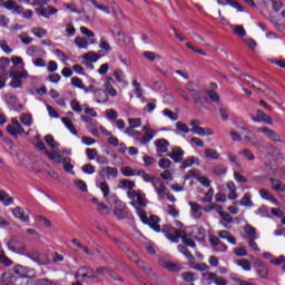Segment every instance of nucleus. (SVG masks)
<instances>
[{
	"mask_svg": "<svg viewBox=\"0 0 285 285\" xmlns=\"http://www.w3.org/2000/svg\"><path fill=\"white\" fill-rule=\"evenodd\" d=\"M176 129L178 130V132H185V134L191 132V129L188 128V125L181 121L176 122Z\"/></svg>",
	"mask_w": 285,
	"mask_h": 285,
	"instance_id": "obj_56",
	"label": "nucleus"
},
{
	"mask_svg": "<svg viewBox=\"0 0 285 285\" xmlns=\"http://www.w3.org/2000/svg\"><path fill=\"white\" fill-rule=\"evenodd\" d=\"M37 14H39V17H43L45 19H50V17H52V14H57L58 10L55 9L53 7H46V8H38L36 9Z\"/></svg>",
	"mask_w": 285,
	"mask_h": 285,
	"instance_id": "obj_16",
	"label": "nucleus"
},
{
	"mask_svg": "<svg viewBox=\"0 0 285 285\" xmlns=\"http://www.w3.org/2000/svg\"><path fill=\"white\" fill-rule=\"evenodd\" d=\"M7 246L11 253H17L18 255H28V248L20 240H10Z\"/></svg>",
	"mask_w": 285,
	"mask_h": 285,
	"instance_id": "obj_9",
	"label": "nucleus"
},
{
	"mask_svg": "<svg viewBox=\"0 0 285 285\" xmlns=\"http://www.w3.org/2000/svg\"><path fill=\"white\" fill-rule=\"evenodd\" d=\"M271 184H272V188L274 190H277V191H281V193H284L285 190V184L281 180H277L275 178H272L271 179Z\"/></svg>",
	"mask_w": 285,
	"mask_h": 285,
	"instance_id": "obj_40",
	"label": "nucleus"
},
{
	"mask_svg": "<svg viewBox=\"0 0 285 285\" xmlns=\"http://www.w3.org/2000/svg\"><path fill=\"white\" fill-rule=\"evenodd\" d=\"M129 128H141V118H129Z\"/></svg>",
	"mask_w": 285,
	"mask_h": 285,
	"instance_id": "obj_62",
	"label": "nucleus"
},
{
	"mask_svg": "<svg viewBox=\"0 0 285 285\" xmlns=\"http://www.w3.org/2000/svg\"><path fill=\"white\" fill-rule=\"evenodd\" d=\"M252 121L256 124H267L268 126H272L273 118L258 109L256 110V117H252Z\"/></svg>",
	"mask_w": 285,
	"mask_h": 285,
	"instance_id": "obj_12",
	"label": "nucleus"
},
{
	"mask_svg": "<svg viewBox=\"0 0 285 285\" xmlns=\"http://www.w3.org/2000/svg\"><path fill=\"white\" fill-rule=\"evenodd\" d=\"M61 121L63 126H66V128L69 130V132H71V135H75V137H79V132L75 128V124L72 122V120H70L68 117H63L61 118Z\"/></svg>",
	"mask_w": 285,
	"mask_h": 285,
	"instance_id": "obj_28",
	"label": "nucleus"
},
{
	"mask_svg": "<svg viewBox=\"0 0 285 285\" xmlns=\"http://www.w3.org/2000/svg\"><path fill=\"white\" fill-rule=\"evenodd\" d=\"M82 59H85V61H90L91 63H95L99 61V53L95 51H89L83 55Z\"/></svg>",
	"mask_w": 285,
	"mask_h": 285,
	"instance_id": "obj_39",
	"label": "nucleus"
},
{
	"mask_svg": "<svg viewBox=\"0 0 285 285\" xmlns=\"http://www.w3.org/2000/svg\"><path fill=\"white\" fill-rule=\"evenodd\" d=\"M213 197H215V189L209 188L208 191L203 197L202 202H204V204H210V202H213Z\"/></svg>",
	"mask_w": 285,
	"mask_h": 285,
	"instance_id": "obj_51",
	"label": "nucleus"
},
{
	"mask_svg": "<svg viewBox=\"0 0 285 285\" xmlns=\"http://www.w3.org/2000/svg\"><path fill=\"white\" fill-rule=\"evenodd\" d=\"M2 8L12 11L13 14H21L23 12V6L18 4L14 0L4 1Z\"/></svg>",
	"mask_w": 285,
	"mask_h": 285,
	"instance_id": "obj_11",
	"label": "nucleus"
},
{
	"mask_svg": "<svg viewBox=\"0 0 285 285\" xmlns=\"http://www.w3.org/2000/svg\"><path fill=\"white\" fill-rule=\"evenodd\" d=\"M242 157H245L248 161H255V155L252 153L250 149H243L238 153Z\"/></svg>",
	"mask_w": 285,
	"mask_h": 285,
	"instance_id": "obj_48",
	"label": "nucleus"
},
{
	"mask_svg": "<svg viewBox=\"0 0 285 285\" xmlns=\"http://www.w3.org/2000/svg\"><path fill=\"white\" fill-rule=\"evenodd\" d=\"M237 266H240L243 271H250V261L240 259L236 262Z\"/></svg>",
	"mask_w": 285,
	"mask_h": 285,
	"instance_id": "obj_63",
	"label": "nucleus"
},
{
	"mask_svg": "<svg viewBox=\"0 0 285 285\" xmlns=\"http://www.w3.org/2000/svg\"><path fill=\"white\" fill-rule=\"evenodd\" d=\"M258 193L262 199L271 202L272 204H274V206H279V202L277 200V198H275V196H273V194H271V191H268L267 189H261Z\"/></svg>",
	"mask_w": 285,
	"mask_h": 285,
	"instance_id": "obj_25",
	"label": "nucleus"
},
{
	"mask_svg": "<svg viewBox=\"0 0 285 285\" xmlns=\"http://www.w3.org/2000/svg\"><path fill=\"white\" fill-rule=\"evenodd\" d=\"M235 128L229 130V137L233 141H242V131L247 130L246 124L239 119L234 120Z\"/></svg>",
	"mask_w": 285,
	"mask_h": 285,
	"instance_id": "obj_7",
	"label": "nucleus"
},
{
	"mask_svg": "<svg viewBox=\"0 0 285 285\" xmlns=\"http://www.w3.org/2000/svg\"><path fill=\"white\" fill-rule=\"evenodd\" d=\"M32 35H35V37H37L38 39H43V37H46V35H48V30L43 29V28H33L31 30Z\"/></svg>",
	"mask_w": 285,
	"mask_h": 285,
	"instance_id": "obj_49",
	"label": "nucleus"
},
{
	"mask_svg": "<svg viewBox=\"0 0 285 285\" xmlns=\"http://www.w3.org/2000/svg\"><path fill=\"white\" fill-rule=\"evenodd\" d=\"M218 236L220 237V239H227L229 244H237V239L233 235H230V232L228 230L218 232Z\"/></svg>",
	"mask_w": 285,
	"mask_h": 285,
	"instance_id": "obj_35",
	"label": "nucleus"
},
{
	"mask_svg": "<svg viewBox=\"0 0 285 285\" xmlns=\"http://www.w3.org/2000/svg\"><path fill=\"white\" fill-rule=\"evenodd\" d=\"M189 206L191 208V217H194V219H199V217H202V205L195 202H189Z\"/></svg>",
	"mask_w": 285,
	"mask_h": 285,
	"instance_id": "obj_30",
	"label": "nucleus"
},
{
	"mask_svg": "<svg viewBox=\"0 0 285 285\" xmlns=\"http://www.w3.org/2000/svg\"><path fill=\"white\" fill-rule=\"evenodd\" d=\"M167 213L171 217H178L179 216V209H177V207H175V205H168L167 206Z\"/></svg>",
	"mask_w": 285,
	"mask_h": 285,
	"instance_id": "obj_64",
	"label": "nucleus"
},
{
	"mask_svg": "<svg viewBox=\"0 0 285 285\" xmlns=\"http://www.w3.org/2000/svg\"><path fill=\"white\" fill-rule=\"evenodd\" d=\"M71 85L75 88H79L80 90L86 89V86H83V80H81L80 78H77V77L71 78Z\"/></svg>",
	"mask_w": 285,
	"mask_h": 285,
	"instance_id": "obj_57",
	"label": "nucleus"
},
{
	"mask_svg": "<svg viewBox=\"0 0 285 285\" xmlns=\"http://www.w3.org/2000/svg\"><path fill=\"white\" fill-rule=\"evenodd\" d=\"M151 184L159 199H164V197H166V184H164L159 178L154 179V183Z\"/></svg>",
	"mask_w": 285,
	"mask_h": 285,
	"instance_id": "obj_15",
	"label": "nucleus"
},
{
	"mask_svg": "<svg viewBox=\"0 0 285 285\" xmlns=\"http://www.w3.org/2000/svg\"><path fill=\"white\" fill-rule=\"evenodd\" d=\"M33 271L28 268V267H23L21 265H17L16 267H13V272L12 275H16V277L18 279H22L24 285L30 284V275H32Z\"/></svg>",
	"mask_w": 285,
	"mask_h": 285,
	"instance_id": "obj_6",
	"label": "nucleus"
},
{
	"mask_svg": "<svg viewBox=\"0 0 285 285\" xmlns=\"http://www.w3.org/2000/svg\"><path fill=\"white\" fill-rule=\"evenodd\" d=\"M170 159H173L176 164H180L184 159V150L181 147H176L169 154Z\"/></svg>",
	"mask_w": 285,
	"mask_h": 285,
	"instance_id": "obj_24",
	"label": "nucleus"
},
{
	"mask_svg": "<svg viewBox=\"0 0 285 285\" xmlns=\"http://www.w3.org/2000/svg\"><path fill=\"white\" fill-rule=\"evenodd\" d=\"M214 173L218 177H222V176L226 175V173H228V168L225 165H218L214 168Z\"/></svg>",
	"mask_w": 285,
	"mask_h": 285,
	"instance_id": "obj_54",
	"label": "nucleus"
},
{
	"mask_svg": "<svg viewBox=\"0 0 285 285\" xmlns=\"http://www.w3.org/2000/svg\"><path fill=\"white\" fill-rule=\"evenodd\" d=\"M12 215L16 219H19L20 222H23V223L30 222V216H28L26 214V212L23 210V208H21V207L13 208Z\"/></svg>",
	"mask_w": 285,
	"mask_h": 285,
	"instance_id": "obj_19",
	"label": "nucleus"
},
{
	"mask_svg": "<svg viewBox=\"0 0 285 285\" xmlns=\"http://www.w3.org/2000/svg\"><path fill=\"white\" fill-rule=\"evenodd\" d=\"M99 48L102 49L105 52H110L112 48L110 47V42L106 38L100 39Z\"/></svg>",
	"mask_w": 285,
	"mask_h": 285,
	"instance_id": "obj_60",
	"label": "nucleus"
},
{
	"mask_svg": "<svg viewBox=\"0 0 285 285\" xmlns=\"http://www.w3.org/2000/svg\"><path fill=\"white\" fill-rule=\"evenodd\" d=\"M142 132L135 130L134 127H128L125 130V134L128 135V137H132V139L137 142L140 144V146H146V144H150L153 141L154 137H157V134L159 132L158 130H155L150 128L149 125H145L142 127Z\"/></svg>",
	"mask_w": 285,
	"mask_h": 285,
	"instance_id": "obj_2",
	"label": "nucleus"
},
{
	"mask_svg": "<svg viewBox=\"0 0 285 285\" xmlns=\"http://www.w3.org/2000/svg\"><path fill=\"white\" fill-rule=\"evenodd\" d=\"M204 159H219V153L216 149L207 148L204 150Z\"/></svg>",
	"mask_w": 285,
	"mask_h": 285,
	"instance_id": "obj_36",
	"label": "nucleus"
},
{
	"mask_svg": "<svg viewBox=\"0 0 285 285\" xmlns=\"http://www.w3.org/2000/svg\"><path fill=\"white\" fill-rule=\"evenodd\" d=\"M94 99L97 104H108L109 97L104 89H96L94 91Z\"/></svg>",
	"mask_w": 285,
	"mask_h": 285,
	"instance_id": "obj_17",
	"label": "nucleus"
},
{
	"mask_svg": "<svg viewBox=\"0 0 285 285\" xmlns=\"http://www.w3.org/2000/svg\"><path fill=\"white\" fill-rule=\"evenodd\" d=\"M119 188H121L122 190H128L127 191V197H128L129 193H141V190L132 189V188H135V181L128 180V179L120 180Z\"/></svg>",
	"mask_w": 285,
	"mask_h": 285,
	"instance_id": "obj_20",
	"label": "nucleus"
},
{
	"mask_svg": "<svg viewBox=\"0 0 285 285\" xmlns=\"http://www.w3.org/2000/svg\"><path fill=\"white\" fill-rule=\"evenodd\" d=\"M13 203L14 198L10 197V194L4 190H0V204H3L4 206H12Z\"/></svg>",
	"mask_w": 285,
	"mask_h": 285,
	"instance_id": "obj_31",
	"label": "nucleus"
},
{
	"mask_svg": "<svg viewBox=\"0 0 285 285\" xmlns=\"http://www.w3.org/2000/svg\"><path fill=\"white\" fill-rule=\"evenodd\" d=\"M256 272L257 275L262 277V279H266V277H268V267H266L262 261L256 263Z\"/></svg>",
	"mask_w": 285,
	"mask_h": 285,
	"instance_id": "obj_26",
	"label": "nucleus"
},
{
	"mask_svg": "<svg viewBox=\"0 0 285 285\" xmlns=\"http://www.w3.org/2000/svg\"><path fill=\"white\" fill-rule=\"evenodd\" d=\"M104 91L109 95V97H117V89H115V79L107 77L104 83Z\"/></svg>",
	"mask_w": 285,
	"mask_h": 285,
	"instance_id": "obj_13",
	"label": "nucleus"
},
{
	"mask_svg": "<svg viewBox=\"0 0 285 285\" xmlns=\"http://www.w3.org/2000/svg\"><path fill=\"white\" fill-rule=\"evenodd\" d=\"M230 28L234 35H236V37H240V39H244L246 37V29H244V26L232 24Z\"/></svg>",
	"mask_w": 285,
	"mask_h": 285,
	"instance_id": "obj_32",
	"label": "nucleus"
},
{
	"mask_svg": "<svg viewBox=\"0 0 285 285\" xmlns=\"http://www.w3.org/2000/svg\"><path fill=\"white\" fill-rule=\"evenodd\" d=\"M227 188L229 190L228 199H237V186H235V183L230 181L227 184Z\"/></svg>",
	"mask_w": 285,
	"mask_h": 285,
	"instance_id": "obj_41",
	"label": "nucleus"
},
{
	"mask_svg": "<svg viewBox=\"0 0 285 285\" xmlns=\"http://www.w3.org/2000/svg\"><path fill=\"white\" fill-rule=\"evenodd\" d=\"M217 277V274L213 273V272H204L202 274V284L203 285H212L215 284V279Z\"/></svg>",
	"mask_w": 285,
	"mask_h": 285,
	"instance_id": "obj_23",
	"label": "nucleus"
},
{
	"mask_svg": "<svg viewBox=\"0 0 285 285\" xmlns=\"http://www.w3.org/2000/svg\"><path fill=\"white\" fill-rule=\"evenodd\" d=\"M45 141L50 146V148H59V142L55 141V137H52V135H47L45 137Z\"/></svg>",
	"mask_w": 285,
	"mask_h": 285,
	"instance_id": "obj_55",
	"label": "nucleus"
},
{
	"mask_svg": "<svg viewBox=\"0 0 285 285\" xmlns=\"http://www.w3.org/2000/svg\"><path fill=\"white\" fill-rule=\"evenodd\" d=\"M75 186H77V188H79V190H81V193H88V185L86 184V181L78 179L73 181Z\"/></svg>",
	"mask_w": 285,
	"mask_h": 285,
	"instance_id": "obj_61",
	"label": "nucleus"
},
{
	"mask_svg": "<svg viewBox=\"0 0 285 285\" xmlns=\"http://www.w3.org/2000/svg\"><path fill=\"white\" fill-rule=\"evenodd\" d=\"M106 273H108L106 267H100L97 271L90 267H80L76 273V277L77 279H97L99 275H106Z\"/></svg>",
	"mask_w": 285,
	"mask_h": 285,
	"instance_id": "obj_3",
	"label": "nucleus"
},
{
	"mask_svg": "<svg viewBox=\"0 0 285 285\" xmlns=\"http://www.w3.org/2000/svg\"><path fill=\"white\" fill-rule=\"evenodd\" d=\"M128 197L131 200V206L136 208L142 224H148V226H150L155 233H165V237L175 244H177L179 238H181L185 246H189L190 248H195L197 246L194 239L186 237V232L184 229H175V227L170 225H165L161 228L159 225V217L155 215L148 217V214H146V210H144L146 206H148L146 194L142 191H129Z\"/></svg>",
	"mask_w": 285,
	"mask_h": 285,
	"instance_id": "obj_1",
	"label": "nucleus"
},
{
	"mask_svg": "<svg viewBox=\"0 0 285 285\" xmlns=\"http://www.w3.org/2000/svg\"><path fill=\"white\" fill-rule=\"evenodd\" d=\"M71 244H73V246H77V248H80V250H83V253H86V255H95V253L90 249H88V247L83 246V244H81V242L77 240V239H71Z\"/></svg>",
	"mask_w": 285,
	"mask_h": 285,
	"instance_id": "obj_45",
	"label": "nucleus"
},
{
	"mask_svg": "<svg viewBox=\"0 0 285 285\" xmlns=\"http://www.w3.org/2000/svg\"><path fill=\"white\" fill-rule=\"evenodd\" d=\"M45 155L46 157H48V159H50L51 161H55V164H57L59 159H63V156H61V154L55 150L53 151L45 150Z\"/></svg>",
	"mask_w": 285,
	"mask_h": 285,
	"instance_id": "obj_38",
	"label": "nucleus"
},
{
	"mask_svg": "<svg viewBox=\"0 0 285 285\" xmlns=\"http://www.w3.org/2000/svg\"><path fill=\"white\" fill-rule=\"evenodd\" d=\"M191 132H193V135H199V137H206V136L210 137L214 135L212 129H209V128L204 129L199 126L191 128Z\"/></svg>",
	"mask_w": 285,
	"mask_h": 285,
	"instance_id": "obj_27",
	"label": "nucleus"
},
{
	"mask_svg": "<svg viewBox=\"0 0 285 285\" xmlns=\"http://www.w3.org/2000/svg\"><path fill=\"white\" fill-rule=\"evenodd\" d=\"M250 197V193H246L240 199V206H253V199Z\"/></svg>",
	"mask_w": 285,
	"mask_h": 285,
	"instance_id": "obj_58",
	"label": "nucleus"
},
{
	"mask_svg": "<svg viewBox=\"0 0 285 285\" xmlns=\"http://www.w3.org/2000/svg\"><path fill=\"white\" fill-rule=\"evenodd\" d=\"M181 277L185 282H195L197 279V274L193 272H184Z\"/></svg>",
	"mask_w": 285,
	"mask_h": 285,
	"instance_id": "obj_53",
	"label": "nucleus"
},
{
	"mask_svg": "<svg viewBox=\"0 0 285 285\" xmlns=\"http://www.w3.org/2000/svg\"><path fill=\"white\" fill-rule=\"evenodd\" d=\"M256 132L264 135L265 137H267V139H272V141H279V135H277L275 130H272L267 127H258L256 129Z\"/></svg>",
	"mask_w": 285,
	"mask_h": 285,
	"instance_id": "obj_14",
	"label": "nucleus"
},
{
	"mask_svg": "<svg viewBox=\"0 0 285 285\" xmlns=\"http://www.w3.org/2000/svg\"><path fill=\"white\" fill-rule=\"evenodd\" d=\"M20 121L23 124V126L30 127L32 124H35V120L32 119V115L30 114H22L20 116Z\"/></svg>",
	"mask_w": 285,
	"mask_h": 285,
	"instance_id": "obj_42",
	"label": "nucleus"
},
{
	"mask_svg": "<svg viewBox=\"0 0 285 285\" xmlns=\"http://www.w3.org/2000/svg\"><path fill=\"white\" fill-rule=\"evenodd\" d=\"M187 245H178V250L179 253H181L183 255H185V257H187V259H189V266L190 268H194V271H208V265H206V263H195L194 259L195 257L193 256V254L188 250V248H186Z\"/></svg>",
	"mask_w": 285,
	"mask_h": 285,
	"instance_id": "obj_5",
	"label": "nucleus"
},
{
	"mask_svg": "<svg viewBox=\"0 0 285 285\" xmlns=\"http://www.w3.org/2000/svg\"><path fill=\"white\" fill-rule=\"evenodd\" d=\"M154 145L156 146V153L158 157H164V153H168V147L170 146V142L168 140L160 138L154 141Z\"/></svg>",
	"mask_w": 285,
	"mask_h": 285,
	"instance_id": "obj_10",
	"label": "nucleus"
},
{
	"mask_svg": "<svg viewBox=\"0 0 285 285\" xmlns=\"http://www.w3.org/2000/svg\"><path fill=\"white\" fill-rule=\"evenodd\" d=\"M142 57L147 61H161V56L155 51H145L142 52Z\"/></svg>",
	"mask_w": 285,
	"mask_h": 285,
	"instance_id": "obj_33",
	"label": "nucleus"
},
{
	"mask_svg": "<svg viewBox=\"0 0 285 285\" xmlns=\"http://www.w3.org/2000/svg\"><path fill=\"white\" fill-rule=\"evenodd\" d=\"M198 159L195 156H189L183 161V168H190L194 164H198Z\"/></svg>",
	"mask_w": 285,
	"mask_h": 285,
	"instance_id": "obj_52",
	"label": "nucleus"
},
{
	"mask_svg": "<svg viewBox=\"0 0 285 285\" xmlns=\"http://www.w3.org/2000/svg\"><path fill=\"white\" fill-rule=\"evenodd\" d=\"M114 77L118 83H122L124 86H128V81H126V72L124 70L118 69L114 71Z\"/></svg>",
	"mask_w": 285,
	"mask_h": 285,
	"instance_id": "obj_34",
	"label": "nucleus"
},
{
	"mask_svg": "<svg viewBox=\"0 0 285 285\" xmlns=\"http://www.w3.org/2000/svg\"><path fill=\"white\" fill-rule=\"evenodd\" d=\"M108 204L114 206V215L117 219L128 218V209H126V204L121 202L116 195L108 198Z\"/></svg>",
	"mask_w": 285,
	"mask_h": 285,
	"instance_id": "obj_4",
	"label": "nucleus"
},
{
	"mask_svg": "<svg viewBox=\"0 0 285 285\" xmlns=\"http://www.w3.org/2000/svg\"><path fill=\"white\" fill-rule=\"evenodd\" d=\"M90 3H92L94 7L97 8V10H100L101 12H105V14H110V8L105 4H99L97 0H89Z\"/></svg>",
	"mask_w": 285,
	"mask_h": 285,
	"instance_id": "obj_46",
	"label": "nucleus"
},
{
	"mask_svg": "<svg viewBox=\"0 0 285 285\" xmlns=\"http://www.w3.org/2000/svg\"><path fill=\"white\" fill-rule=\"evenodd\" d=\"M95 43H97V40L96 39H83L81 37H76L75 39V45L77 46V48H80V49H88V46H95Z\"/></svg>",
	"mask_w": 285,
	"mask_h": 285,
	"instance_id": "obj_18",
	"label": "nucleus"
},
{
	"mask_svg": "<svg viewBox=\"0 0 285 285\" xmlns=\"http://www.w3.org/2000/svg\"><path fill=\"white\" fill-rule=\"evenodd\" d=\"M29 75L26 69L22 71H16L12 73V79L10 81L11 88H22L23 83L21 82V79H28Z\"/></svg>",
	"mask_w": 285,
	"mask_h": 285,
	"instance_id": "obj_8",
	"label": "nucleus"
},
{
	"mask_svg": "<svg viewBox=\"0 0 285 285\" xmlns=\"http://www.w3.org/2000/svg\"><path fill=\"white\" fill-rule=\"evenodd\" d=\"M71 161L72 159H70V157H63L62 159H58L57 164H62L66 173H69L70 175H75V170H73L75 166H72Z\"/></svg>",
	"mask_w": 285,
	"mask_h": 285,
	"instance_id": "obj_21",
	"label": "nucleus"
},
{
	"mask_svg": "<svg viewBox=\"0 0 285 285\" xmlns=\"http://www.w3.org/2000/svg\"><path fill=\"white\" fill-rule=\"evenodd\" d=\"M38 52H41V48H39L37 46H30L27 49L26 55H28V57H37Z\"/></svg>",
	"mask_w": 285,
	"mask_h": 285,
	"instance_id": "obj_59",
	"label": "nucleus"
},
{
	"mask_svg": "<svg viewBox=\"0 0 285 285\" xmlns=\"http://www.w3.org/2000/svg\"><path fill=\"white\" fill-rule=\"evenodd\" d=\"M187 92L194 97L195 104H199V92L195 90V83L189 82L187 83Z\"/></svg>",
	"mask_w": 285,
	"mask_h": 285,
	"instance_id": "obj_37",
	"label": "nucleus"
},
{
	"mask_svg": "<svg viewBox=\"0 0 285 285\" xmlns=\"http://www.w3.org/2000/svg\"><path fill=\"white\" fill-rule=\"evenodd\" d=\"M163 115L168 119H170L171 121H177V119H179V115H177V112H174L170 109H164Z\"/></svg>",
	"mask_w": 285,
	"mask_h": 285,
	"instance_id": "obj_50",
	"label": "nucleus"
},
{
	"mask_svg": "<svg viewBox=\"0 0 285 285\" xmlns=\"http://www.w3.org/2000/svg\"><path fill=\"white\" fill-rule=\"evenodd\" d=\"M138 177H141V179L145 180L147 184H153L156 179L155 176H153L144 170H138Z\"/></svg>",
	"mask_w": 285,
	"mask_h": 285,
	"instance_id": "obj_43",
	"label": "nucleus"
},
{
	"mask_svg": "<svg viewBox=\"0 0 285 285\" xmlns=\"http://www.w3.org/2000/svg\"><path fill=\"white\" fill-rule=\"evenodd\" d=\"M96 186L101 190L105 199H107L108 202V199H110V197L112 196V195L110 196V186L108 185V181L106 180L97 181Z\"/></svg>",
	"mask_w": 285,
	"mask_h": 285,
	"instance_id": "obj_22",
	"label": "nucleus"
},
{
	"mask_svg": "<svg viewBox=\"0 0 285 285\" xmlns=\"http://www.w3.org/2000/svg\"><path fill=\"white\" fill-rule=\"evenodd\" d=\"M121 173L125 177H138L139 170L132 169L131 167H124Z\"/></svg>",
	"mask_w": 285,
	"mask_h": 285,
	"instance_id": "obj_44",
	"label": "nucleus"
},
{
	"mask_svg": "<svg viewBox=\"0 0 285 285\" xmlns=\"http://www.w3.org/2000/svg\"><path fill=\"white\" fill-rule=\"evenodd\" d=\"M243 230L249 239H259V235H257V229L252 225H245Z\"/></svg>",
	"mask_w": 285,
	"mask_h": 285,
	"instance_id": "obj_29",
	"label": "nucleus"
},
{
	"mask_svg": "<svg viewBox=\"0 0 285 285\" xmlns=\"http://www.w3.org/2000/svg\"><path fill=\"white\" fill-rule=\"evenodd\" d=\"M31 259L33 262H37V264H42V265L49 264V262H50V259L48 258V256L46 254H39L36 257H31Z\"/></svg>",
	"mask_w": 285,
	"mask_h": 285,
	"instance_id": "obj_47",
	"label": "nucleus"
}]
</instances>
